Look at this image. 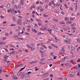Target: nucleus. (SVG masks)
I'll use <instances>...</instances> for the list:
<instances>
[{
	"label": "nucleus",
	"instance_id": "1",
	"mask_svg": "<svg viewBox=\"0 0 80 80\" xmlns=\"http://www.w3.org/2000/svg\"><path fill=\"white\" fill-rule=\"evenodd\" d=\"M22 19H18V20L17 23L19 25H22Z\"/></svg>",
	"mask_w": 80,
	"mask_h": 80
},
{
	"label": "nucleus",
	"instance_id": "2",
	"mask_svg": "<svg viewBox=\"0 0 80 80\" xmlns=\"http://www.w3.org/2000/svg\"><path fill=\"white\" fill-rule=\"evenodd\" d=\"M23 63L17 65V66H15L14 67V68H18V67H21V66H23Z\"/></svg>",
	"mask_w": 80,
	"mask_h": 80
},
{
	"label": "nucleus",
	"instance_id": "3",
	"mask_svg": "<svg viewBox=\"0 0 80 80\" xmlns=\"http://www.w3.org/2000/svg\"><path fill=\"white\" fill-rule=\"evenodd\" d=\"M10 11L12 12V13L13 12V13H15V10L13 8H10Z\"/></svg>",
	"mask_w": 80,
	"mask_h": 80
},
{
	"label": "nucleus",
	"instance_id": "4",
	"mask_svg": "<svg viewBox=\"0 0 80 80\" xmlns=\"http://www.w3.org/2000/svg\"><path fill=\"white\" fill-rule=\"evenodd\" d=\"M24 76L25 77H29L30 76H29V75L28 74V73H25L24 74Z\"/></svg>",
	"mask_w": 80,
	"mask_h": 80
},
{
	"label": "nucleus",
	"instance_id": "5",
	"mask_svg": "<svg viewBox=\"0 0 80 80\" xmlns=\"http://www.w3.org/2000/svg\"><path fill=\"white\" fill-rule=\"evenodd\" d=\"M49 75V72H47V73H45L43 74V76H45V75H46V77H47Z\"/></svg>",
	"mask_w": 80,
	"mask_h": 80
},
{
	"label": "nucleus",
	"instance_id": "6",
	"mask_svg": "<svg viewBox=\"0 0 80 80\" xmlns=\"http://www.w3.org/2000/svg\"><path fill=\"white\" fill-rule=\"evenodd\" d=\"M48 31L49 32V33H50V34H52V29H51L50 30L48 29Z\"/></svg>",
	"mask_w": 80,
	"mask_h": 80
},
{
	"label": "nucleus",
	"instance_id": "7",
	"mask_svg": "<svg viewBox=\"0 0 80 80\" xmlns=\"http://www.w3.org/2000/svg\"><path fill=\"white\" fill-rule=\"evenodd\" d=\"M13 21V22H15V20H16V19H15V16H13L12 17Z\"/></svg>",
	"mask_w": 80,
	"mask_h": 80
},
{
	"label": "nucleus",
	"instance_id": "8",
	"mask_svg": "<svg viewBox=\"0 0 80 80\" xmlns=\"http://www.w3.org/2000/svg\"><path fill=\"white\" fill-rule=\"evenodd\" d=\"M41 8H42V6H39L37 8V9H38V10H39V9Z\"/></svg>",
	"mask_w": 80,
	"mask_h": 80
},
{
	"label": "nucleus",
	"instance_id": "9",
	"mask_svg": "<svg viewBox=\"0 0 80 80\" xmlns=\"http://www.w3.org/2000/svg\"><path fill=\"white\" fill-rule=\"evenodd\" d=\"M71 25L72 26V28L75 27L76 26L75 23H73V24H72Z\"/></svg>",
	"mask_w": 80,
	"mask_h": 80
},
{
	"label": "nucleus",
	"instance_id": "10",
	"mask_svg": "<svg viewBox=\"0 0 80 80\" xmlns=\"http://www.w3.org/2000/svg\"><path fill=\"white\" fill-rule=\"evenodd\" d=\"M20 4L22 5H23V1H22V0H21V1Z\"/></svg>",
	"mask_w": 80,
	"mask_h": 80
},
{
	"label": "nucleus",
	"instance_id": "11",
	"mask_svg": "<svg viewBox=\"0 0 80 80\" xmlns=\"http://www.w3.org/2000/svg\"><path fill=\"white\" fill-rule=\"evenodd\" d=\"M52 4H53L54 6H56V5L55 4V2L53 1H52Z\"/></svg>",
	"mask_w": 80,
	"mask_h": 80
},
{
	"label": "nucleus",
	"instance_id": "12",
	"mask_svg": "<svg viewBox=\"0 0 80 80\" xmlns=\"http://www.w3.org/2000/svg\"><path fill=\"white\" fill-rule=\"evenodd\" d=\"M10 4H9V3H8L6 6V7L7 8H8L10 7Z\"/></svg>",
	"mask_w": 80,
	"mask_h": 80
},
{
	"label": "nucleus",
	"instance_id": "13",
	"mask_svg": "<svg viewBox=\"0 0 80 80\" xmlns=\"http://www.w3.org/2000/svg\"><path fill=\"white\" fill-rule=\"evenodd\" d=\"M77 42H78V43H80V39L79 38L77 39Z\"/></svg>",
	"mask_w": 80,
	"mask_h": 80
},
{
	"label": "nucleus",
	"instance_id": "14",
	"mask_svg": "<svg viewBox=\"0 0 80 80\" xmlns=\"http://www.w3.org/2000/svg\"><path fill=\"white\" fill-rule=\"evenodd\" d=\"M25 67H24L23 68H21L19 72H21V71H22L23 70L25 69Z\"/></svg>",
	"mask_w": 80,
	"mask_h": 80
},
{
	"label": "nucleus",
	"instance_id": "15",
	"mask_svg": "<svg viewBox=\"0 0 80 80\" xmlns=\"http://www.w3.org/2000/svg\"><path fill=\"white\" fill-rule=\"evenodd\" d=\"M59 23L60 24H62L63 25H64V24H65V23H64V22H63V21H62L61 22H60Z\"/></svg>",
	"mask_w": 80,
	"mask_h": 80
},
{
	"label": "nucleus",
	"instance_id": "16",
	"mask_svg": "<svg viewBox=\"0 0 80 80\" xmlns=\"http://www.w3.org/2000/svg\"><path fill=\"white\" fill-rule=\"evenodd\" d=\"M71 48H72V51H73V50H74V51H75V48L74 47H72V46Z\"/></svg>",
	"mask_w": 80,
	"mask_h": 80
},
{
	"label": "nucleus",
	"instance_id": "17",
	"mask_svg": "<svg viewBox=\"0 0 80 80\" xmlns=\"http://www.w3.org/2000/svg\"><path fill=\"white\" fill-rule=\"evenodd\" d=\"M20 73H21V76H24V72H21Z\"/></svg>",
	"mask_w": 80,
	"mask_h": 80
},
{
	"label": "nucleus",
	"instance_id": "18",
	"mask_svg": "<svg viewBox=\"0 0 80 80\" xmlns=\"http://www.w3.org/2000/svg\"><path fill=\"white\" fill-rule=\"evenodd\" d=\"M37 34L38 35H40V34H42H42H43V33H42L40 32H39V33H38Z\"/></svg>",
	"mask_w": 80,
	"mask_h": 80
},
{
	"label": "nucleus",
	"instance_id": "19",
	"mask_svg": "<svg viewBox=\"0 0 80 80\" xmlns=\"http://www.w3.org/2000/svg\"><path fill=\"white\" fill-rule=\"evenodd\" d=\"M13 37L14 38H18V36L14 35Z\"/></svg>",
	"mask_w": 80,
	"mask_h": 80
},
{
	"label": "nucleus",
	"instance_id": "20",
	"mask_svg": "<svg viewBox=\"0 0 80 80\" xmlns=\"http://www.w3.org/2000/svg\"><path fill=\"white\" fill-rule=\"evenodd\" d=\"M10 26H11V27H12V26H16V24H11Z\"/></svg>",
	"mask_w": 80,
	"mask_h": 80
},
{
	"label": "nucleus",
	"instance_id": "21",
	"mask_svg": "<svg viewBox=\"0 0 80 80\" xmlns=\"http://www.w3.org/2000/svg\"><path fill=\"white\" fill-rule=\"evenodd\" d=\"M54 12L56 13H58V14H59V13H60V12L58 11H55Z\"/></svg>",
	"mask_w": 80,
	"mask_h": 80
},
{
	"label": "nucleus",
	"instance_id": "22",
	"mask_svg": "<svg viewBox=\"0 0 80 80\" xmlns=\"http://www.w3.org/2000/svg\"><path fill=\"white\" fill-rule=\"evenodd\" d=\"M50 27H51V28H55V26L52 25H50Z\"/></svg>",
	"mask_w": 80,
	"mask_h": 80
},
{
	"label": "nucleus",
	"instance_id": "23",
	"mask_svg": "<svg viewBox=\"0 0 80 80\" xmlns=\"http://www.w3.org/2000/svg\"><path fill=\"white\" fill-rule=\"evenodd\" d=\"M6 43L5 42H1V45H5Z\"/></svg>",
	"mask_w": 80,
	"mask_h": 80
},
{
	"label": "nucleus",
	"instance_id": "24",
	"mask_svg": "<svg viewBox=\"0 0 80 80\" xmlns=\"http://www.w3.org/2000/svg\"><path fill=\"white\" fill-rule=\"evenodd\" d=\"M34 49H35V48H31V51H33V50H34Z\"/></svg>",
	"mask_w": 80,
	"mask_h": 80
},
{
	"label": "nucleus",
	"instance_id": "25",
	"mask_svg": "<svg viewBox=\"0 0 80 80\" xmlns=\"http://www.w3.org/2000/svg\"><path fill=\"white\" fill-rule=\"evenodd\" d=\"M36 21H37L38 22H40L41 21V20H38V19H36Z\"/></svg>",
	"mask_w": 80,
	"mask_h": 80
},
{
	"label": "nucleus",
	"instance_id": "26",
	"mask_svg": "<svg viewBox=\"0 0 80 80\" xmlns=\"http://www.w3.org/2000/svg\"><path fill=\"white\" fill-rule=\"evenodd\" d=\"M2 72H3V70L1 69H0V74H1V73Z\"/></svg>",
	"mask_w": 80,
	"mask_h": 80
},
{
	"label": "nucleus",
	"instance_id": "27",
	"mask_svg": "<svg viewBox=\"0 0 80 80\" xmlns=\"http://www.w3.org/2000/svg\"><path fill=\"white\" fill-rule=\"evenodd\" d=\"M65 20H68V17H66L65 18Z\"/></svg>",
	"mask_w": 80,
	"mask_h": 80
},
{
	"label": "nucleus",
	"instance_id": "28",
	"mask_svg": "<svg viewBox=\"0 0 80 80\" xmlns=\"http://www.w3.org/2000/svg\"><path fill=\"white\" fill-rule=\"evenodd\" d=\"M50 77H53V74H51L50 75Z\"/></svg>",
	"mask_w": 80,
	"mask_h": 80
},
{
	"label": "nucleus",
	"instance_id": "29",
	"mask_svg": "<svg viewBox=\"0 0 80 80\" xmlns=\"http://www.w3.org/2000/svg\"><path fill=\"white\" fill-rule=\"evenodd\" d=\"M37 67L35 68V70L36 71H37V70H38V68H37Z\"/></svg>",
	"mask_w": 80,
	"mask_h": 80
},
{
	"label": "nucleus",
	"instance_id": "30",
	"mask_svg": "<svg viewBox=\"0 0 80 80\" xmlns=\"http://www.w3.org/2000/svg\"><path fill=\"white\" fill-rule=\"evenodd\" d=\"M61 13L63 15H65V13H64L63 12H61Z\"/></svg>",
	"mask_w": 80,
	"mask_h": 80
},
{
	"label": "nucleus",
	"instance_id": "31",
	"mask_svg": "<svg viewBox=\"0 0 80 80\" xmlns=\"http://www.w3.org/2000/svg\"><path fill=\"white\" fill-rule=\"evenodd\" d=\"M31 45H32V46L33 47H34L35 46V44L33 43H31Z\"/></svg>",
	"mask_w": 80,
	"mask_h": 80
},
{
	"label": "nucleus",
	"instance_id": "32",
	"mask_svg": "<svg viewBox=\"0 0 80 80\" xmlns=\"http://www.w3.org/2000/svg\"><path fill=\"white\" fill-rule=\"evenodd\" d=\"M12 78H15V75L14 74H12Z\"/></svg>",
	"mask_w": 80,
	"mask_h": 80
},
{
	"label": "nucleus",
	"instance_id": "33",
	"mask_svg": "<svg viewBox=\"0 0 80 80\" xmlns=\"http://www.w3.org/2000/svg\"><path fill=\"white\" fill-rule=\"evenodd\" d=\"M70 10H71V11H73V8H69Z\"/></svg>",
	"mask_w": 80,
	"mask_h": 80
},
{
	"label": "nucleus",
	"instance_id": "34",
	"mask_svg": "<svg viewBox=\"0 0 80 80\" xmlns=\"http://www.w3.org/2000/svg\"><path fill=\"white\" fill-rule=\"evenodd\" d=\"M43 60H45V58H43L40 60V62H41V61H43Z\"/></svg>",
	"mask_w": 80,
	"mask_h": 80
},
{
	"label": "nucleus",
	"instance_id": "35",
	"mask_svg": "<svg viewBox=\"0 0 80 80\" xmlns=\"http://www.w3.org/2000/svg\"><path fill=\"white\" fill-rule=\"evenodd\" d=\"M35 27H36V28H38V25H37V24H35Z\"/></svg>",
	"mask_w": 80,
	"mask_h": 80
},
{
	"label": "nucleus",
	"instance_id": "36",
	"mask_svg": "<svg viewBox=\"0 0 80 80\" xmlns=\"http://www.w3.org/2000/svg\"><path fill=\"white\" fill-rule=\"evenodd\" d=\"M77 62H80V58L78 59V60L77 61Z\"/></svg>",
	"mask_w": 80,
	"mask_h": 80
},
{
	"label": "nucleus",
	"instance_id": "37",
	"mask_svg": "<svg viewBox=\"0 0 80 80\" xmlns=\"http://www.w3.org/2000/svg\"><path fill=\"white\" fill-rule=\"evenodd\" d=\"M68 65H69V63H66L65 64V65H66V66H68Z\"/></svg>",
	"mask_w": 80,
	"mask_h": 80
},
{
	"label": "nucleus",
	"instance_id": "38",
	"mask_svg": "<svg viewBox=\"0 0 80 80\" xmlns=\"http://www.w3.org/2000/svg\"><path fill=\"white\" fill-rule=\"evenodd\" d=\"M6 35H7V36H9V35L8 34V33H5Z\"/></svg>",
	"mask_w": 80,
	"mask_h": 80
},
{
	"label": "nucleus",
	"instance_id": "39",
	"mask_svg": "<svg viewBox=\"0 0 80 80\" xmlns=\"http://www.w3.org/2000/svg\"><path fill=\"white\" fill-rule=\"evenodd\" d=\"M10 47H15V46L13 45H10Z\"/></svg>",
	"mask_w": 80,
	"mask_h": 80
},
{
	"label": "nucleus",
	"instance_id": "40",
	"mask_svg": "<svg viewBox=\"0 0 80 80\" xmlns=\"http://www.w3.org/2000/svg\"><path fill=\"white\" fill-rule=\"evenodd\" d=\"M27 73L29 75V74H30V73H32V72H27Z\"/></svg>",
	"mask_w": 80,
	"mask_h": 80
},
{
	"label": "nucleus",
	"instance_id": "41",
	"mask_svg": "<svg viewBox=\"0 0 80 80\" xmlns=\"http://www.w3.org/2000/svg\"><path fill=\"white\" fill-rule=\"evenodd\" d=\"M70 20H73V18H70Z\"/></svg>",
	"mask_w": 80,
	"mask_h": 80
},
{
	"label": "nucleus",
	"instance_id": "42",
	"mask_svg": "<svg viewBox=\"0 0 80 80\" xmlns=\"http://www.w3.org/2000/svg\"><path fill=\"white\" fill-rule=\"evenodd\" d=\"M15 51H13L12 52V54H15Z\"/></svg>",
	"mask_w": 80,
	"mask_h": 80
},
{
	"label": "nucleus",
	"instance_id": "43",
	"mask_svg": "<svg viewBox=\"0 0 80 80\" xmlns=\"http://www.w3.org/2000/svg\"><path fill=\"white\" fill-rule=\"evenodd\" d=\"M6 38H7L6 37H5L2 38V39L3 40H5V39H6Z\"/></svg>",
	"mask_w": 80,
	"mask_h": 80
},
{
	"label": "nucleus",
	"instance_id": "44",
	"mask_svg": "<svg viewBox=\"0 0 80 80\" xmlns=\"http://www.w3.org/2000/svg\"><path fill=\"white\" fill-rule=\"evenodd\" d=\"M70 62H71V63H73V60H72L70 61Z\"/></svg>",
	"mask_w": 80,
	"mask_h": 80
},
{
	"label": "nucleus",
	"instance_id": "45",
	"mask_svg": "<svg viewBox=\"0 0 80 80\" xmlns=\"http://www.w3.org/2000/svg\"><path fill=\"white\" fill-rule=\"evenodd\" d=\"M45 8L46 9H47V8H48V5H46Z\"/></svg>",
	"mask_w": 80,
	"mask_h": 80
},
{
	"label": "nucleus",
	"instance_id": "46",
	"mask_svg": "<svg viewBox=\"0 0 80 80\" xmlns=\"http://www.w3.org/2000/svg\"><path fill=\"white\" fill-rule=\"evenodd\" d=\"M4 50H5L6 52H8V49H7L6 48H4Z\"/></svg>",
	"mask_w": 80,
	"mask_h": 80
},
{
	"label": "nucleus",
	"instance_id": "47",
	"mask_svg": "<svg viewBox=\"0 0 80 80\" xmlns=\"http://www.w3.org/2000/svg\"><path fill=\"white\" fill-rule=\"evenodd\" d=\"M62 7V5H61V7H60V9H61V10H63V9L61 8Z\"/></svg>",
	"mask_w": 80,
	"mask_h": 80
},
{
	"label": "nucleus",
	"instance_id": "48",
	"mask_svg": "<svg viewBox=\"0 0 80 80\" xmlns=\"http://www.w3.org/2000/svg\"><path fill=\"white\" fill-rule=\"evenodd\" d=\"M43 16L44 17H48V16L45 15V14H44Z\"/></svg>",
	"mask_w": 80,
	"mask_h": 80
},
{
	"label": "nucleus",
	"instance_id": "49",
	"mask_svg": "<svg viewBox=\"0 0 80 80\" xmlns=\"http://www.w3.org/2000/svg\"><path fill=\"white\" fill-rule=\"evenodd\" d=\"M57 4H58V3H57V4H56L57 7H58L59 6V5H60V4H58V5H57Z\"/></svg>",
	"mask_w": 80,
	"mask_h": 80
},
{
	"label": "nucleus",
	"instance_id": "50",
	"mask_svg": "<svg viewBox=\"0 0 80 80\" xmlns=\"http://www.w3.org/2000/svg\"><path fill=\"white\" fill-rule=\"evenodd\" d=\"M61 62H64V60H63V59H61Z\"/></svg>",
	"mask_w": 80,
	"mask_h": 80
},
{
	"label": "nucleus",
	"instance_id": "51",
	"mask_svg": "<svg viewBox=\"0 0 80 80\" xmlns=\"http://www.w3.org/2000/svg\"><path fill=\"white\" fill-rule=\"evenodd\" d=\"M64 6L65 7H66V8H67V7H68L67 6V5H66V4H64Z\"/></svg>",
	"mask_w": 80,
	"mask_h": 80
},
{
	"label": "nucleus",
	"instance_id": "52",
	"mask_svg": "<svg viewBox=\"0 0 80 80\" xmlns=\"http://www.w3.org/2000/svg\"><path fill=\"white\" fill-rule=\"evenodd\" d=\"M35 62H37V61H33L32 62H31L30 64H31V63H35Z\"/></svg>",
	"mask_w": 80,
	"mask_h": 80
},
{
	"label": "nucleus",
	"instance_id": "53",
	"mask_svg": "<svg viewBox=\"0 0 80 80\" xmlns=\"http://www.w3.org/2000/svg\"><path fill=\"white\" fill-rule=\"evenodd\" d=\"M40 10L41 12H43V9H40Z\"/></svg>",
	"mask_w": 80,
	"mask_h": 80
},
{
	"label": "nucleus",
	"instance_id": "54",
	"mask_svg": "<svg viewBox=\"0 0 80 80\" xmlns=\"http://www.w3.org/2000/svg\"><path fill=\"white\" fill-rule=\"evenodd\" d=\"M40 50H44V48H42V47H41V48H40Z\"/></svg>",
	"mask_w": 80,
	"mask_h": 80
},
{
	"label": "nucleus",
	"instance_id": "55",
	"mask_svg": "<svg viewBox=\"0 0 80 80\" xmlns=\"http://www.w3.org/2000/svg\"><path fill=\"white\" fill-rule=\"evenodd\" d=\"M1 18H4V17H3L2 15H1Z\"/></svg>",
	"mask_w": 80,
	"mask_h": 80
},
{
	"label": "nucleus",
	"instance_id": "56",
	"mask_svg": "<svg viewBox=\"0 0 80 80\" xmlns=\"http://www.w3.org/2000/svg\"><path fill=\"white\" fill-rule=\"evenodd\" d=\"M72 23V22H68V23H69V24H70V23Z\"/></svg>",
	"mask_w": 80,
	"mask_h": 80
},
{
	"label": "nucleus",
	"instance_id": "57",
	"mask_svg": "<svg viewBox=\"0 0 80 80\" xmlns=\"http://www.w3.org/2000/svg\"><path fill=\"white\" fill-rule=\"evenodd\" d=\"M43 47H44V48H45L46 49L47 48V47H46V46H45V45L43 46Z\"/></svg>",
	"mask_w": 80,
	"mask_h": 80
},
{
	"label": "nucleus",
	"instance_id": "58",
	"mask_svg": "<svg viewBox=\"0 0 80 80\" xmlns=\"http://www.w3.org/2000/svg\"><path fill=\"white\" fill-rule=\"evenodd\" d=\"M35 11H33L32 12V14H35Z\"/></svg>",
	"mask_w": 80,
	"mask_h": 80
},
{
	"label": "nucleus",
	"instance_id": "59",
	"mask_svg": "<svg viewBox=\"0 0 80 80\" xmlns=\"http://www.w3.org/2000/svg\"><path fill=\"white\" fill-rule=\"evenodd\" d=\"M14 78H15V79H18V77H17V76H15L14 77Z\"/></svg>",
	"mask_w": 80,
	"mask_h": 80
},
{
	"label": "nucleus",
	"instance_id": "60",
	"mask_svg": "<svg viewBox=\"0 0 80 80\" xmlns=\"http://www.w3.org/2000/svg\"><path fill=\"white\" fill-rule=\"evenodd\" d=\"M48 48H49V49H50L51 50V49H52V47L51 46H49L48 47Z\"/></svg>",
	"mask_w": 80,
	"mask_h": 80
},
{
	"label": "nucleus",
	"instance_id": "61",
	"mask_svg": "<svg viewBox=\"0 0 80 80\" xmlns=\"http://www.w3.org/2000/svg\"><path fill=\"white\" fill-rule=\"evenodd\" d=\"M53 59H55L57 58V56H55L53 58Z\"/></svg>",
	"mask_w": 80,
	"mask_h": 80
},
{
	"label": "nucleus",
	"instance_id": "62",
	"mask_svg": "<svg viewBox=\"0 0 80 80\" xmlns=\"http://www.w3.org/2000/svg\"><path fill=\"white\" fill-rule=\"evenodd\" d=\"M54 29H55V30H58V28L56 27H54Z\"/></svg>",
	"mask_w": 80,
	"mask_h": 80
},
{
	"label": "nucleus",
	"instance_id": "63",
	"mask_svg": "<svg viewBox=\"0 0 80 80\" xmlns=\"http://www.w3.org/2000/svg\"><path fill=\"white\" fill-rule=\"evenodd\" d=\"M73 74H71V75L70 76V77H73Z\"/></svg>",
	"mask_w": 80,
	"mask_h": 80
},
{
	"label": "nucleus",
	"instance_id": "64",
	"mask_svg": "<svg viewBox=\"0 0 80 80\" xmlns=\"http://www.w3.org/2000/svg\"><path fill=\"white\" fill-rule=\"evenodd\" d=\"M45 2H48V0H44Z\"/></svg>",
	"mask_w": 80,
	"mask_h": 80
}]
</instances>
